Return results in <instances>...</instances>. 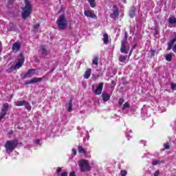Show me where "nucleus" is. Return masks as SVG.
<instances>
[{
	"label": "nucleus",
	"instance_id": "nucleus-1",
	"mask_svg": "<svg viewBox=\"0 0 176 176\" xmlns=\"http://www.w3.org/2000/svg\"><path fill=\"white\" fill-rule=\"evenodd\" d=\"M32 12V5L31 4V1H30L29 0H25V7L22 8L23 19H28Z\"/></svg>",
	"mask_w": 176,
	"mask_h": 176
},
{
	"label": "nucleus",
	"instance_id": "nucleus-2",
	"mask_svg": "<svg viewBox=\"0 0 176 176\" xmlns=\"http://www.w3.org/2000/svg\"><path fill=\"white\" fill-rule=\"evenodd\" d=\"M19 145V141L17 140H9L5 144L6 151L8 155H10Z\"/></svg>",
	"mask_w": 176,
	"mask_h": 176
},
{
	"label": "nucleus",
	"instance_id": "nucleus-3",
	"mask_svg": "<svg viewBox=\"0 0 176 176\" xmlns=\"http://www.w3.org/2000/svg\"><path fill=\"white\" fill-rule=\"evenodd\" d=\"M56 24L59 30H65L68 27V21L65 19V16L60 15L57 19Z\"/></svg>",
	"mask_w": 176,
	"mask_h": 176
},
{
	"label": "nucleus",
	"instance_id": "nucleus-4",
	"mask_svg": "<svg viewBox=\"0 0 176 176\" xmlns=\"http://www.w3.org/2000/svg\"><path fill=\"white\" fill-rule=\"evenodd\" d=\"M20 58L19 61L16 63V65H12L8 69V72H13V71H16V69H19V68H21L23 67V64H24V56L21 54L19 56Z\"/></svg>",
	"mask_w": 176,
	"mask_h": 176
},
{
	"label": "nucleus",
	"instance_id": "nucleus-5",
	"mask_svg": "<svg viewBox=\"0 0 176 176\" xmlns=\"http://www.w3.org/2000/svg\"><path fill=\"white\" fill-rule=\"evenodd\" d=\"M80 170L85 173V171H90L91 166L89 164V162L86 160H82L78 162Z\"/></svg>",
	"mask_w": 176,
	"mask_h": 176
},
{
	"label": "nucleus",
	"instance_id": "nucleus-6",
	"mask_svg": "<svg viewBox=\"0 0 176 176\" xmlns=\"http://www.w3.org/2000/svg\"><path fill=\"white\" fill-rule=\"evenodd\" d=\"M103 87H104V82H100L98 85H93L92 86V91L97 96H100V94H101V93H102V88Z\"/></svg>",
	"mask_w": 176,
	"mask_h": 176
},
{
	"label": "nucleus",
	"instance_id": "nucleus-7",
	"mask_svg": "<svg viewBox=\"0 0 176 176\" xmlns=\"http://www.w3.org/2000/svg\"><path fill=\"white\" fill-rule=\"evenodd\" d=\"M16 107H23L24 105L28 111H31V105L27 100H19L14 102Z\"/></svg>",
	"mask_w": 176,
	"mask_h": 176
},
{
	"label": "nucleus",
	"instance_id": "nucleus-8",
	"mask_svg": "<svg viewBox=\"0 0 176 176\" xmlns=\"http://www.w3.org/2000/svg\"><path fill=\"white\" fill-rule=\"evenodd\" d=\"M127 40V36L125 34L124 40L122 42L120 52L121 53H124L127 54L129 53V50L126 47V41Z\"/></svg>",
	"mask_w": 176,
	"mask_h": 176
},
{
	"label": "nucleus",
	"instance_id": "nucleus-9",
	"mask_svg": "<svg viewBox=\"0 0 176 176\" xmlns=\"http://www.w3.org/2000/svg\"><path fill=\"white\" fill-rule=\"evenodd\" d=\"M8 108H9V104L5 103L1 109V113L0 115V122L3 119V118H5L6 113L8 112Z\"/></svg>",
	"mask_w": 176,
	"mask_h": 176
},
{
	"label": "nucleus",
	"instance_id": "nucleus-10",
	"mask_svg": "<svg viewBox=\"0 0 176 176\" xmlns=\"http://www.w3.org/2000/svg\"><path fill=\"white\" fill-rule=\"evenodd\" d=\"M119 16V10L116 6H113V9L112 11V13L110 14L111 19H113V20H116Z\"/></svg>",
	"mask_w": 176,
	"mask_h": 176
},
{
	"label": "nucleus",
	"instance_id": "nucleus-11",
	"mask_svg": "<svg viewBox=\"0 0 176 176\" xmlns=\"http://www.w3.org/2000/svg\"><path fill=\"white\" fill-rule=\"evenodd\" d=\"M21 47V43H20V42H16L12 45V50L14 53H17V52L20 50Z\"/></svg>",
	"mask_w": 176,
	"mask_h": 176
},
{
	"label": "nucleus",
	"instance_id": "nucleus-12",
	"mask_svg": "<svg viewBox=\"0 0 176 176\" xmlns=\"http://www.w3.org/2000/svg\"><path fill=\"white\" fill-rule=\"evenodd\" d=\"M86 17H90V19H96V16L94 14V11L86 10L84 12Z\"/></svg>",
	"mask_w": 176,
	"mask_h": 176
},
{
	"label": "nucleus",
	"instance_id": "nucleus-13",
	"mask_svg": "<svg viewBox=\"0 0 176 176\" xmlns=\"http://www.w3.org/2000/svg\"><path fill=\"white\" fill-rule=\"evenodd\" d=\"M36 70L34 69H30L28 71V72L25 74V78H32L35 74Z\"/></svg>",
	"mask_w": 176,
	"mask_h": 176
},
{
	"label": "nucleus",
	"instance_id": "nucleus-14",
	"mask_svg": "<svg viewBox=\"0 0 176 176\" xmlns=\"http://www.w3.org/2000/svg\"><path fill=\"white\" fill-rule=\"evenodd\" d=\"M42 80V78H34L30 81H27L25 82V85H31L32 83H38V82H41Z\"/></svg>",
	"mask_w": 176,
	"mask_h": 176
},
{
	"label": "nucleus",
	"instance_id": "nucleus-15",
	"mask_svg": "<svg viewBox=\"0 0 176 176\" xmlns=\"http://www.w3.org/2000/svg\"><path fill=\"white\" fill-rule=\"evenodd\" d=\"M102 98L104 102L109 101V99L111 98V95L107 92H103L102 94Z\"/></svg>",
	"mask_w": 176,
	"mask_h": 176
},
{
	"label": "nucleus",
	"instance_id": "nucleus-16",
	"mask_svg": "<svg viewBox=\"0 0 176 176\" xmlns=\"http://www.w3.org/2000/svg\"><path fill=\"white\" fill-rule=\"evenodd\" d=\"M39 52H41V54H43L44 56H47L49 54L50 52L46 50V47L41 45L40 47Z\"/></svg>",
	"mask_w": 176,
	"mask_h": 176
},
{
	"label": "nucleus",
	"instance_id": "nucleus-17",
	"mask_svg": "<svg viewBox=\"0 0 176 176\" xmlns=\"http://www.w3.org/2000/svg\"><path fill=\"white\" fill-rule=\"evenodd\" d=\"M90 75H91V69H87L84 74L85 79H89L90 78Z\"/></svg>",
	"mask_w": 176,
	"mask_h": 176
},
{
	"label": "nucleus",
	"instance_id": "nucleus-18",
	"mask_svg": "<svg viewBox=\"0 0 176 176\" xmlns=\"http://www.w3.org/2000/svg\"><path fill=\"white\" fill-rule=\"evenodd\" d=\"M168 21L169 24H171L172 25H175L176 24V18H175V16H170L168 18Z\"/></svg>",
	"mask_w": 176,
	"mask_h": 176
},
{
	"label": "nucleus",
	"instance_id": "nucleus-19",
	"mask_svg": "<svg viewBox=\"0 0 176 176\" xmlns=\"http://www.w3.org/2000/svg\"><path fill=\"white\" fill-rule=\"evenodd\" d=\"M78 153H82L83 155H86V150H85V148L82 146H78Z\"/></svg>",
	"mask_w": 176,
	"mask_h": 176
},
{
	"label": "nucleus",
	"instance_id": "nucleus-20",
	"mask_svg": "<svg viewBox=\"0 0 176 176\" xmlns=\"http://www.w3.org/2000/svg\"><path fill=\"white\" fill-rule=\"evenodd\" d=\"M126 60H127V55H121L119 56V60L120 63H125Z\"/></svg>",
	"mask_w": 176,
	"mask_h": 176
},
{
	"label": "nucleus",
	"instance_id": "nucleus-21",
	"mask_svg": "<svg viewBox=\"0 0 176 176\" xmlns=\"http://www.w3.org/2000/svg\"><path fill=\"white\" fill-rule=\"evenodd\" d=\"M67 108V111L71 112L72 111V100H70L69 104L66 105Z\"/></svg>",
	"mask_w": 176,
	"mask_h": 176
},
{
	"label": "nucleus",
	"instance_id": "nucleus-22",
	"mask_svg": "<svg viewBox=\"0 0 176 176\" xmlns=\"http://www.w3.org/2000/svg\"><path fill=\"white\" fill-rule=\"evenodd\" d=\"M33 27L35 32H41V30H39V27H41V24L36 23V25H34Z\"/></svg>",
	"mask_w": 176,
	"mask_h": 176
},
{
	"label": "nucleus",
	"instance_id": "nucleus-23",
	"mask_svg": "<svg viewBox=\"0 0 176 176\" xmlns=\"http://www.w3.org/2000/svg\"><path fill=\"white\" fill-rule=\"evenodd\" d=\"M130 108V103L129 102H125L122 106V111H126V109H129Z\"/></svg>",
	"mask_w": 176,
	"mask_h": 176
},
{
	"label": "nucleus",
	"instance_id": "nucleus-24",
	"mask_svg": "<svg viewBox=\"0 0 176 176\" xmlns=\"http://www.w3.org/2000/svg\"><path fill=\"white\" fill-rule=\"evenodd\" d=\"M129 16L131 19L135 16V8H132L129 12Z\"/></svg>",
	"mask_w": 176,
	"mask_h": 176
},
{
	"label": "nucleus",
	"instance_id": "nucleus-25",
	"mask_svg": "<svg viewBox=\"0 0 176 176\" xmlns=\"http://www.w3.org/2000/svg\"><path fill=\"white\" fill-rule=\"evenodd\" d=\"M88 2L91 8H96V0H88Z\"/></svg>",
	"mask_w": 176,
	"mask_h": 176
},
{
	"label": "nucleus",
	"instance_id": "nucleus-26",
	"mask_svg": "<svg viewBox=\"0 0 176 176\" xmlns=\"http://www.w3.org/2000/svg\"><path fill=\"white\" fill-rule=\"evenodd\" d=\"M102 40H103L104 43H105V44L108 43V42L109 41V38H108V34H103Z\"/></svg>",
	"mask_w": 176,
	"mask_h": 176
},
{
	"label": "nucleus",
	"instance_id": "nucleus-27",
	"mask_svg": "<svg viewBox=\"0 0 176 176\" xmlns=\"http://www.w3.org/2000/svg\"><path fill=\"white\" fill-rule=\"evenodd\" d=\"M92 64L94 65H98V57L95 56L92 60Z\"/></svg>",
	"mask_w": 176,
	"mask_h": 176
},
{
	"label": "nucleus",
	"instance_id": "nucleus-28",
	"mask_svg": "<svg viewBox=\"0 0 176 176\" xmlns=\"http://www.w3.org/2000/svg\"><path fill=\"white\" fill-rule=\"evenodd\" d=\"M166 61H171V60H173V56L171 55V54H168L166 56Z\"/></svg>",
	"mask_w": 176,
	"mask_h": 176
},
{
	"label": "nucleus",
	"instance_id": "nucleus-29",
	"mask_svg": "<svg viewBox=\"0 0 176 176\" xmlns=\"http://www.w3.org/2000/svg\"><path fill=\"white\" fill-rule=\"evenodd\" d=\"M174 46V43L170 41V43H168V48L167 50H171V48Z\"/></svg>",
	"mask_w": 176,
	"mask_h": 176
},
{
	"label": "nucleus",
	"instance_id": "nucleus-30",
	"mask_svg": "<svg viewBox=\"0 0 176 176\" xmlns=\"http://www.w3.org/2000/svg\"><path fill=\"white\" fill-rule=\"evenodd\" d=\"M120 175H121V176H126V175H127V170H122L120 171Z\"/></svg>",
	"mask_w": 176,
	"mask_h": 176
},
{
	"label": "nucleus",
	"instance_id": "nucleus-31",
	"mask_svg": "<svg viewBox=\"0 0 176 176\" xmlns=\"http://www.w3.org/2000/svg\"><path fill=\"white\" fill-rule=\"evenodd\" d=\"M164 149H170V144L168 142L164 144Z\"/></svg>",
	"mask_w": 176,
	"mask_h": 176
},
{
	"label": "nucleus",
	"instance_id": "nucleus-32",
	"mask_svg": "<svg viewBox=\"0 0 176 176\" xmlns=\"http://www.w3.org/2000/svg\"><path fill=\"white\" fill-rule=\"evenodd\" d=\"M153 166H157V164H160V161L159 160H155L152 162Z\"/></svg>",
	"mask_w": 176,
	"mask_h": 176
},
{
	"label": "nucleus",
	"instance_id": "nucleus-33",
	"mask_svg": "<svg viewBox=\"0 0 176 176\" xmlns=\"http://www.w3.org/2000/svg\"><path fill=\"white\" fill-rule=\"evenodd\" d=\"M170 89L172 90H176V84L172 83L170 85Z\"/></svg>",
	"mask_w": 176,
	"mask_h": 176
},
{
	"label": "nucleus",
	"instance_id": "nucleus-34",
	"mask_svg": "<svg viewBox=\"0 0 176 176\" xmlns=\"http://www.w3.org/2000/svg\"><path fill=\"white\" fill-rule=\"evenodd\" d=\"M83 133H85V134H87L89 132L83 129L82 131H81L80 137H83Z\"/></svg>",
	"mask_w": 176,
	"mask_h": 176
},
{
	"label": "nucleus",
	"instance_id": "nucleus-35",
	"mask_svg": "<svg viewBox=\"0 0 176 176\" xmlns=\"http://www.w3.org/2000/svg\"><path fill=\"white\" fill-rule=\"evenodd\" d=\"M173 35H174L175 37L170 41L173 42L174 43H175V41H176V32H174Z\"/></svg>",
	"mask_w": 176,
	"mask_h": 176
},
{
	"label": "nucleus",
	"instance_id": "nucleus-36",
	"mask_svg": "<svg viewBox=\"0 0 176 176\" xmlns=\"http://www.w3.org/2000/svg\"><path fill=\"white\" fill-rule=\"evenodd\" d=\"M123 102H124V99H123V98H120L118 100V104H120V105H122V104H123Z\"/></svg>",
	"mask_w": 176,
	"mask_h": 176
},
{
	"label": "nucleus",
	"instance_id": "nucleus-37",
	"mask_svg": "<svg viewBox=\"0 0 176 176\" xmlns=\"http://www.w3.org/2000/svg\"><path fill=\"white\" fill-rule=\"evenodd\" d=\"M72 152L74 156H76V149L72 148Z\"/></svg>",
	"mask_w": 176,
	"mask_h": 176
},
{
	"label": "nucleus",
	"instance_id": "nucleus-38",
	"mask_svg": "<svg viewBox=\"0 0 176 176\" xmlns=\"http://www.w3.org/2000/svg\"><path fill=\"white\" fill-rule=\"evenodd\" d=\"M60 176H68V173H67V172H63V173L60 174Z\"/></svg>",
	"mask_w": 176,
	"mask_h": 176
},
{
	"label": "nucleus",
	"instance_id": "nucleus-39",
	"mask_svg": "<svg viewBox=\"0 0 176 176\" xmlns=\"http://www.w3.org/2000/svg\"><path fill=\"white\" fill-rule=\"evenodd\" d=\"M172 50L173 52H174V53H176V43L173 47Z\"/></svg>",
	"mask_w": 176,
	"mask_h": 176
},
{
	"label": "nucleus",
	"instance_id": "nucleus-40",
	"mask_svg": "<svg viewBox=\"0 0 176 176\" xmlns=\"http://www.w3.org/2000/svg\"><path fill=\"white\" fill-rule=\"evenodd\" d=\"M159 174H160V172L159 170H157L154 173V176H159Z\"/></svg>",
	"mask_w": 176,
	"mask_h": 176
},
{
	"label": "nucleus",
	"instance_id": "nucleus-41",
	"mask_svg": "<svg viewBox=\"0 0 176 176\" xmlns=\"http://www.w3.org/2000/svg\"><path fill=\"white\" fill-rule=\"evenodd\" d=\"M69 176H76V174L75 173V172L72 171L69 173Z\"/></svg>",
	"mask_w": 176,
	"mask_h": 176
},
{
	"label": "nucleus",
	"instance_id": "nucleus-42",
	"mask_svg": "<svg viewBox=\"0 0 176 176\" xmlns=\"http://www.w3.org/2000/svg\"><path fill=\"white\" fill-rule=\"evenodd\" d=\"M56 173L57 174H60V173H61V168H58L56 170Z\"/></svg>",
	"mask_w": 176,
	"mask_h": 176
},
{
	"label": "nucleus",
	"instance_id": "nucleus-43",
	"mask_svg": "<svg viewBox=\"0 0 176 176\" xmlns=\"http://www.w3.org/2000/svg\"><path fill=\"white\" fill-rule=\"evenodd\" d=\"M140 143H141V144H143L144 146H145V145L146 144V141H145V140H142V141L140 142Z\"/></svg>",
	"mask_w": 176,
	"mask_h": 176
},
{
	"label": "nucleus",
	"instance_id": "nucleus-44",
	"mask_svg": "<svg viewBox=\"0 0 176 176\" xmlns=\"http://www.w3.org/2000/svg\"><path fill=\"white\" fill-rule=\"evenodd\" d=\"M36 145H41V141L39 140H36Z\"/></svg>",
	"mask_w": 176,
	"mask_h": 176
},
{
	"label": "nucleus",
	"instance_id": "nucleus-45",
	"mask_svg": "<svg viewBox=\"0 0 176 176\" xmlns=\"http://www.w3.org/2000/svg\"><path fill=\"white\" fill-rule=\"evenodd\" d=\"M2 52V43L0 42V52Z\"/></svg>",
	"mask_w": 176,
	"mask_h": 176
},
{
	"label": "nucleus",
	"instance_id": "nucleus-46",
	"mask_svg": "<svg viewBox=\"0 0 176 176\" xmlns=\"http://www.w3.org/2000/svg\"><path fill=\"white\" fill-rule=\"evenodd\" d=\"M126 133H131V131L129 129H126Z\"/></svg>",
	"mask_w": 176,
	"mask_h": 176
},
{
	"label": "nucleus",
	"instance_id": "nucleus-47",
	"mask_svg": "<svg viewBox=\"0 0 176 176\" xmlns=\"http://www.w3.org/2000/svg\"><path fill=\"white\" fill-rule=\"evenodd\" d=\"M126 136H127L128 140H130V138H129V133L126 134Z\"/></svg>",
	"mask_w": 176,
	"mask_h": 176
},
{
	"label": "nucleus",
	"instance_id": "nucleus-48",
	"mask_svg": "<svg viewBox=\"0 0 176 176\" xmlns=\"http://www.w3.org/2000/svg\"><path fill=\"white\" fill-rule=\"evenodd\" d=\"M155 35H157V31L155 30Z\"/></svg>",
	"mask_w": 176,
	"mask_h": 176
},
{
	"label": "nucleus",
	"instance_id": "nucleus-49",
	"mask_svg": "<svg viewBox=\"0 0 176 176\" xmlns=\"http://www.w3.org/2000/svg\"><path fill=\"white\" fill-rule=\"evenodd\" d=\"M111 83H112V84L115 83V81H114V80H112V81H111Z\"/></svg>",
	"mask_w": 176,
	"mask_h": 176
},
{
	"label": "nucleus",
	"instance_id": "nucleus-50",
	"mask_svg": "<svg viewBox=\"0 0 176 176\" xmlns=\"http://www.w3.org/2000/svg\"><path fill=\"white\" fill-rule=\"evenodd\" d=\"M151 52H155V51H154V50H151Z\"/></svg>",
	"mask_w": 176,
	"mask_h": 176
},
{
	"label": "nucleus",
	"instance_id": "nucleus-51",
	"mask_svg": "<svg viewBox=\"0 0 176 176\" xmlns=\"http://www.w3.org/2000/svg\"><path fill=\"white\" fill-rule=\"evenodd\" d=\"M89 137L87 138V140H89Z\"/></svg>",
	"mask_w": 176,
	"mask_h": 176
},
{
	"label": "nucleus",
	"instance_id": "nucleus-52",
	"mask_svg": "<svg viewBox=\"0 0 176 176\" xmlns=\"http://www.w3.org/2000/svg\"><path fill=\"white\" fill-rule=\"evenodd\" d=\"M175 144H176V142H175Z\"/></svg>",
	"mask_w": 176,
	"mask_h": 176
},
{
	"label": "nucleus",
	"instance_id": "nucleus-53",
	"mask_svg": "<svg viewBox=\"0 0 176 176\" xmlns=\"http://www.w3.org/2000/svg\"><path fill=\"white\" fill-rule=\"evenodd\" d=\"M10 1H14V0H10Z\"/></svg>",
	"mask_w": 176,
	"mask_h": 176
}]
</instances>
